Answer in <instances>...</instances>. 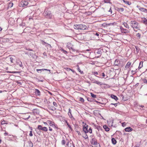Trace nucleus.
Listing matches in <instances>:
<instances>
[{"label":"nucleus","instance_id":"obj_12","mask_svg":"<svg viewBox=\"0 0 147 147\" xmlns=\"http://www.w3.org/2000/svg\"><path fill=\"white\" fill-rule=\"evenodd\" d=\"M133 129L129 127H127L125 129V131L127 132H130L132 131Z\"/></svg>","mask_w":147,"mask_h":147},{"label":"nucleus","instance_id":"obj_54","mask_svg":"<svg viewBox=\"0 0 147 147\" xmlns=\"http://www.w3.org/2000/svg\"><path fill=\"white\" fill-rule=\"evenodd\" d=\"M94 34L98 36H99V34L98 33H96L95 34L94 33Z\"/></svg>","mask_w":147,"mask_h":147},{"label":"nucleus","instance_id":"obj_6","mask_svg":"<svg viewBox=\"0 0 147 147\" xmlns=\"http://www.w3.org/2000/svg\"><path fill=\"white\" fill-rule=\"evenodd\" d=\"M38 128L39 130L43 131H47L48 130V129L47 127H43L41 125H38Z\"/></svg>","mask_w":147,"mask_h":147},{"label":"nucleus","instance_id":"obj_49","mask_svg":"<svg viewBox=\"0 0 147 147\" xmlns=\"http://www.w3.org/2000/svg\"><path fill=\"white\" fill-rule=\"evenodd\" d=\"M69 140H68L66 142V146H68L69 144Z\"/></svg>","mask_w":147,"mask_h":147},{"label":"nucleus","instance_id":"obj_34","mask_svg":"<svg viewBox=\"0 0 147 147\" xmlns=\"http://www.w3.org/2000/svg\"><path fill=\"white\" fill-rule=\"evenodd\" d=\"M94 147H101V146L99 143H98L96 144Z\"/></svg>","mask_w":147,"mask_h":147},{"label":"nucleus","instance_id":"obj_2","mask_svg":"<svg viewBox=\"0 0 147 147\" xmlns=\"http://www.w3.org/2000/svg\"><path fill=\"white\" fill-rule=\"evenodd\" d=\"M130 24H131V27L134 30L135 29H138L139 27L138 26V23L137 22L135 21H131L130 22ZM135 31V30H134Z\"/></svg>","mask_w":147,"mask_h":147},{"label":"nucleus","instance_id":"obj_24","mask_svg":"<svg viewBox=\"0 0 147 147\" xmlns=\"http://www.w3.org/2000/svg\"><path fill=\"white\" fill-rule=\"evenodd\" d=\"M140 10L144 12H145L147 13V9L143 7H141L140 9Z\"/></svg>","mask_w":147,"mask_h":147},{"label":"nucleus","instance_id":"obj_19","mask_svg":"<svg viewBox=\"0 0 147 147\" xmlns=\"http://www.w3.org/2000/svg\"><path fill=\"white\" fill-rule=\"evenodd\" d=\"M111 97L112 98L116 100H117L118 99V98L117 96L113 94H111Z\"/></svg>","mask_w":147,"mask_h":147},{"label":"nucleus","instance_id":"obj_25","mask_svg":"<svg viewBox=\"0 0 147 147\" xmlns=\"http://www.w3.org/2000/svg\"><path fill=\"white\" fill-rule=\"evenodd\" d=\"M112 143L113 144L115 145L117 143V141L115 140V138H111Z\"/></svg>","mask_w":147,"mask_h":147},{"label":"nucleus","instance_id":"obj_41","mask_svg":"<svg viewBox=\"0 0 147 147\" xmlns=\"http://www.w3.org/2000/svg\"><path fill=\"white\" fill-rule=\"evenodd\" d=\"M53 105L55 106V107H57V105L56 103L55 102H53Z\"/></svg>","mask_w":147,"mask_h":147},{"label":"nucleus","instance_id":"obj_23","mask_svg":"<svg viewBox=\"0 0 147 147\" xmlns=\"http://www.w3.org/2000/svg\"><path fill=\"white\" fill-rule=\"evenodd\" d=\"M44 70H47V71H49V73H51V70L49 69H37L36 70V71H37V72H39V71H44Z\"/></svg>","mask_w":147,"mask_h":147},{"label":"nucleus","instance_id":"obj_21","mask_svg":"<svg viewBox=\"0 0 147 147\" xmlns=\"http://www.w3.org/2000/svg\"><path fill=\"white\" fill-rule=\"evenodd\" d=\"M124 25V26L127 29L129 28V25L127 24V23L125 22H124L123 24Z\"/></svg>","mask_w":147,"mask_h":147},{"label":"nucleus","instance_id":"obj_5","mask_svg":"<svg viewBox=\"0 0 147 147\" xmlns=\"http://www.w3.org/2000/svg\"><path fill=\"white\" fill-rule=\"evenodd\" d=\"M120 28L121 31L122 33L126 34L129 32V30L124 29L121 26L120 27Z\"/></svg>","mask_w":147,"mask_h":147},{"label":"nucleus","instance_id":"obj_48","mask_svg":"<svg viewBox=\"0 0 147 147\" xmlns=\"http://www.w3.org/2000/svg\"><path fill=\"white\" fill-rule=\"evenodd\" d=\"M111 105H115V107H116L118 105V103H114V104L112 103L111 104Z\"/></svg>","mask_w":147,"mask_h":147},{"label":"nucleus","instance_id":"obj_38","mask_svg":"<svg viewBox=\"0 0 147 147\" xmlns=\"http://www.w3.org/2000/svg\"><path fill=\"white\" fill-rule=\"evenodd\" d=\"M136 36L137 37H138L140 39L141 37V34L140 33H138L137 34Z\"/></svg>","mask_w":147,"mask_h":147},{"label":"nucleus","instance_id":"obj_51","mask_svg":"<svg viewBox=\"0 0 147 147\" xmlns=\"http://www.w3.org/2000/svg\"><path fill=\"white\" fill-rule=\"evenodd\" d=\"M52 109H51V110H53V111H55V110L56 108H55V107H52Z\"/></svg>","mask_w":147,"mask_h":147},{"label":"nucleus","instance_id":"obj_10","mask_svg":"<svg viewBox=\"0 0 147 147\" xmlns=\"http://www.w3.org/2000/svg\"><path fill=\"white\" fill-rule=\"evenodd\" d=\"M35 93L37 96H40V91L37 89H35Z\"/></svg>","mask_w":147,"mask_h":147},{"label":"nucleus","instance_id":"obj_11","mask_svg":"<svg viewBox=\"0 0 147 147\" xmlns=\"http://www.w3.org/2000/svg\"><path fill=\"white\" fill-rule=\"evenodd\" d=\"M47 122L49 124L50 126H55V123L54 122H52L50 120H48L47 121Z\"/></svg>","mask_w":147,"mask_h":147},{"label":"nucleus","instance_id":"obj_13","mask_svg":"<svg viewBox=\"0 0 147 147\" xmlns=\"http://www.w3.org/2000/svg\"><path fill=\"white\" fill-rule=\"evenodd\" d=\"M20 137H26V138L27 136L26 133H24V132H22L21 133H20Z\"/></svg>","mask_w":147,"mask_h":147},{"label":"nucleus","instance_id":"obj_29","mask_svg":"<svg viewBox=\"0 0 147 147\" xmlns=\"http://www.w3.org/2000/svg\"><path fill=\"white\" fill-rule=\"evenodd\" d=\"M90 94L92 97L94 98H96V95L92 93H90Z\"/></svg>","mask_w":147,"mask_h":147},{"label":"nucleus","instance_id":"obj_27","mask_svg":"<svg viewBox=\"0 0 147 147\" xmlns=\"http://www.w3.org/2000/svg\"><path fill=\"white\" fill-rule=\"evenodd\" d=\"M66 123L67 125L68 126V127L70 129H71V130H72V129L71 127V125L69 124V123H68V122L67 121H66Z\"/></svg>","mask_w":147,"mask_h":147},{"label":"nucleus","instance_id":"obj_64","mask_svg":"<svg viewBox=\"0 0 147 147\" xmlns=\"http://www.w3.org/2000/svg\"><path fill=\"white\" fill-rule=\"evenodd\" d=\"M71 142H72V144L73 147H75L74 144H73V142L72 141H71Z\"/></svg>","mask_w":147,"mask_h":147},{"label":"nucleus","instance_id":"obj_4","mask_svg":"<svg viewBox=\"0 0 147 147\" xmlns=\"http://www.w3.org/2000/svg\"><path fill=\"white\" fill-rule=\"evenodd\" d=\"M45 16L46 18L50 19L51 18L52 15L51 11H47L45 13Z\"/></svg>","mask_w":147,"mask_h":147},{"label":"nucleus","instance_id":"obj_62","mask_svg":"<svg viewBox=\"0 0 147 147\" xmlns=\"http://www.w3.org/2000/svg\"><path fill=\"white\" fill-rule=\"evenodd\" d=\"M70 112H71V111L70 109H69V112L68 113H70Z\"/></svg>","mask_w":147,"mask_h":147},{"label":"nucleus","instance_id":"obj_8","mask_svg":"<svg viewBox=\"0 0 147 147\" xmlns=\"http://www.w3.org/2000/svg\"><path fill=\"white\" fill-rule=\"evenodd\" d=\"M91 143L93 145H95L98 143L97 141L96 138H92L91 141H90Z\"/></svg>","mask_w":147,"mask_h":147},{"label":"nucleus","instance_id":"obj_9","mask_svg":"<svg viewBox=\"0 0 147 147\" xmlns=\"http://www.w3.org/2000/svg\"><path fill=\"white\" fill-rule=\"evenodd\" d=\"M88 126L87 125L86 126H84L83 127V131L85 133H88Z\"/></svg>","mask_w":147,"mask_h":147},{"label":"nucleus","instance_id":"obj_20","mask_svg":"<svg viewBox=\"0 0 147 147\" xmlns=\"http://www.w3.org/2000/svg\"><path fill=\"white\" fill-rule=\"evenodd\" d=\"M103 127L106 131H107L109 130V128L106 125H104L103 126Z\"/></svg>","mask_w":147,"mask_h":147},{"label":"nucleus","instance_id":"obj_35","mask_svg":"<svg viewBox=\"0 0 147 147\" xmlns=\"http://www.w3.org/2000/svg\"><path fill=\"white\" fill-rule=\"evenodd\" d=\"M80 100L81 102H84V99L82 97L80 98Z\"/></svg>","mask_w":147,"mask_h":147},{"label":"nucleus","instance_id":"obj_42","mask_svg":"<svg viewBox=\"0 0 147 147\" xmlns=\"http://www.w3.org/2000/svg\"><path fill=\"white\" fill-rule=\"evenodd\" d=\"M14 60V59L12 57H10V61L11 63H13V60Z\"/></svg>","mask_w":147,"mask_h":147},{"label":"nucleus","instance_id":"obj_39","mask_svg":"<svg viewBox=\"0 0 147 147\" xmlns=\"http://www.w3.org/2000/svg\"><path fill=\"white\" fill-rule=\"evenodd\" d=\"M71 52H75V51H77L76 50H75V49H74L72 47L70 49Z\"/></svg>","mask_w":147,"mask_h":147},{"label":"nucleus","instance_id":"obj_16","mask_svg":"<svg viewBox=\"0 0 147 147\" xmlns=\"http://www.w3.org/2000/svg\"><path fill=\"white\" fill-rule=\"evenodd\" d=\"M67 47L69 49H70L72 47L73 45L69 43H67Z\"/></svg>","mask_w":147,"mask_h":147},{"label":"nucleus","instance_id":"obj_52","mask_svg":"<svg viewBox=\"0 0 147 147\" xmlns=\"http://www.w3.org/2000/svg\"><path fill=\"white\" fill-rule=\"evenodd\" d=\"M102 76L104 77H105L106 76V75L104 73H102Z\"/></svg>","mask_w":147,"mask_h":147},{"label":"nucleus","instance_id":"obj_46","mask_svg":"<svg viewBox=\"0 0 147 147\" xmlns=\"http://www.w3.org/2000/svg\"><path fill=\"white\" fill-rule=\"evenodd\" d=\"M29 135L30 136H32L33 135V134H32V131H30V133L29 134Z\"/></svg>","mask_w":147,"mask_h":147},{"label":"nucleus","instance_id":"obj_45","mask_svg":"<svg viewBox=\"0 0 147 147\" xmlns=\"http://www.w3.org/2000/svg\"><path fill=\"white\" fill-rule=\"evenodd\" d=\"M33 144L31 142H30V145L29 146H28L27 147H32Z\"/></svg>","mask_w":147,"mask_h":147},{"label":"nucleus","instance_id":"obj_47","mask_svg":"<svg viewBox=\"0 0 147 147\" xmlns=\"http://www.w3.org/2000/svg\"><path fill=\"white\" fill-rule=\"evenodd\" d=\"M62 51H63V52L65 53V54H66L67 53V52L64 49H62Z\"/></svg>","mask_w":147,"mask_h":147},{"label":"nucleus","instance_id":"obj_7","mask_svg":"<svg viewBox=\"0 0 147 147\" xmlns=\"http://www.w3.org/2000/svg\"><path fill=\"white\" fill-rule=\"evenodd\" d=\"M120 64V61L118 59H116L115 62L114 63V67H117L118 68H119V67L118 66L119 65V64Z\"/></svg>","mask_w":147,"mask_h":147},{"label":"nucleus","instance_id":"obj_59","mask_svg":"<svg viewBox=\"0 0 147 147\" xmlns=\"http://www.w3.org/2000/svg\"><path fill=\"white\" fill-rule=\"evenodd\" d=\"M49 130L50 131H51L52 130V128H51L50 127H49Z\"/></svg>","mask_w":147,"mask_h":147},{"label":"nucleus","instance_id":"obj_37","mask_svg":"<svg viewBox=\"0 0 147 147\" xmlns=\"http://www.w3.org/2000/svg\"><path fill=\"white\" fill-rule=\"evenodd\" d=\"M88 132L90 133H92V129L90 127V128L88 130Z\"/></svg>","mask_w":147,"mask_h":147},{"label":"nucleus","instance_id":"obj_60","mask_svg":"<svg viewBox=\"0 0 147 147\" xmlns=\"http://www.w3.org/2000/svg\"><path fill=\"white\" fill-rule=\"evenodd\" d=\"M47 46H49L50 47H51V45L50 44H47Z\"/></svg>","mask_w":147,"mask_h":147},{"label":"nucleus","instance_id":"obj_33","mask_svg":"<svg viewBox=\"0 0 147 147\" xmlns=\"http://www.w3.org/2000/svg\"><path fill=\"white\" fill-rule=\"evenodd\" d=\"M38 110L36 109H34L33 110V112L34 113H38Z\"/></svg>","mask_w":147,"mask_h":147},{"label":"nucleus","instance_id":"obj_63","mask_svg":"<svg viewBox=\"0 0 147 147\" xmlns=\"http://www.w3.org/2000/svg\"><path fill=\"white\" fill-rule=\"evenodd\" d=\"M97 82V81L94 80L93 82L94 83L96 84Z\"/></svg>","mask_w":147,"mask_h":147},{"label":"nucleus","instance_id":"obj_58","mask_svg":"<svg viewBox=\"0 0 147 147\" xmlns=\"http://www.w3.org/2000/svg\"><path fill=\"white\" fill-rule=\"evenodd\" d=\"M7 134H8V133L6 132L4 133V135L5 136H7Z\"/></svg>","mask_w":147,"mask_h":147},{"label":"nucleus","instance_id":"obj_50","mask_svg":"<svg viewBox=\"0 0 147 147\" xmlns=\"http://www.w3.org/2000/svg\"><path fill=\"white\" fill-rule=\"evenodd\" d=\"M78 70L79 71V72H80L81 73H82L83 72V71H81L80 69V68L78 66Z\"/></svg>","mask_w":147,"mask_h":147},{"label":"nucleus","instance_id":"obj_55","mask_svg":"<svg viewBox=\"0 0 147 147\" xmlns=\"http://www.w3.org/2000/svg\"><path fill=\"white\" fill-rule=\"evenodd\" d=\"M91 99L90 98H87L88 100L89 101H91Z\"/></svg>","mask_w":147,"mask_h":147},{"label":"nucleus","instance_id":"obj_31","mask_svg":"<svg viewBox=\"0 0 147 147\" xmlns=\"http://www.w3.org/2000/svg\"><path fill=\"white\" fill-rule=\"evenodd\" d=\"M96 53L97 54H98L100 55L99 56H98L97 57L98 58L100 56V55L101 54V52L100 50H98Z\"/></svg>","mask_w":147,"mask_h":147},{"label":"nucleus","instance_id":"obj_22","mask_svg":"<svg viewBox=\"0 0 147 147\" xmlns=\"http://www.w3.org/2000/svg\"><path fill=\"white\" fill-rule=\"evenodd\" d=\"M68 115L69 116V117L71 118L72 119L75 120V119L73 117V115L71 114V112H70V113H68Z\"/></svg>","mask_w":147,"mask_h":147},{"label":"nucleus","instance_id":"obj_43","mask_svg":"<svg viewBox=\"0 0 147 147\" xmlns=\"http://www.w3.org/2000/svg\"><path fill=\"white\" fill-rule=\"evenodd\" d=\"M143 82L144 83L147 84V80L146 79H144L143 80Z\"/></svg>","mask_w":147,"mask_h":147},{"label":"nucleus","instance_id":"obj_61","mask_svg":"<svg viewBox=\"0 0 147 147\" xmlns=\"http://www.w3.org/2000/svg\"><path fill=\"white\" fill-rule=\"evenodd\" d=\"M122 125L123 126H124L123 125H125V123L123 122V123H122Z\"/></svg>","mask_w":147,"mask_h":147},{"label":"nucleus","instance_id":"obj_3","mask_svg":"<svg viewBox=\"0 0 147 147\" xmlns=\"http://www.w3.org/2000/svg\"><path fill=\"white\" fill-rule=\"evenodd\" d=\"M28 3L27 1L23 0L20 2L19 6L20 7H24L27 6L28 5Z\"/></svg>","mask_w":147,"mask_h":147},{"label":"nucleus","instance_id":"obj_56","mask_svg":"<svg viewBox=\"0 0 147 147\" xmlns=\"http://www.w3.org/2000/svg\"><path fill=\"white\" fill-rule=\"evenodd\" d=\"M67 70L68 71H69L70 70H72V69L70 68H67Z\"/></svg>","mask_w":147,"mask_h":147},{"label":"nucleus","instance_id":"obj_44","mask_svg":"<svg viewBox=\"0 0 147 147\" xmlns=\"http://www.w3.org/2000/svg\"><path fill=\"white\" fill-rule=\"evenodd\" d=\"M30 56H31L32 57H33V58H34V54L32 53H30V55H29Z\"/></svg>","mask_w":147,"mask_h":147},{"label":"nucleus","instance_id":"obj_32","mask_svg":"<svg viewBox=\"0 0 147 147\" xmlns=\"http://www.w3.org/2000/svg\"><path fill=\"white\" fill-rule=\"evenodd\" d=\"M137 70V69H136L135 70H132L131 72V74L132 75H134L135 74H136V70Z\"/></svg>","mask_w":147,"mask_h":147},{"label":"nucleus","instance_id":"obj_14","mask_svg":"<svg viewBox=\"0 0 147 147\" xmlns=\"http://www.w3.org/2000/svg\"><path fill=\"white\" fill-rule=\"evenodd\" d=\"M17 64L20 67H23L22 62L20 60H18L17 61Z\"/></svg>","mask_w":147,"mask_h":147},{"label":"nucleus","instance_id":"obj_1","mask_svg":"<svg viewBox=\"0 0 147 147\" xmlns=\"http://www.w3.org/2000/svg\"><path fill=\"white\" fill-rule=\"evenodd\" d=\"M74 29L78 30H84L86 29L87 26L84 24H76L74 25Z\"/></svg>","mask_w":147,"mask_h":147},{"label":"nucleus","instance_id":"obj_36","mask_svg":"<svg viewBox=\"0 0 147 147\" xmlns=\"http://www.w3.org/2000/svg\"><path fill=\"white\" fill-rule=\"evenodd\" d=\"M96 84H97L98 85H102V83H101L100 82H98V81H97V82H96Z\"/></svg>","mask_w":147,"mask_h":147},{"label":"nucleus","instance_id":"obj_40","mask_svg":"<svg viewBox=\"0 0 147 147\" xmlns=\"http://www.w3.org/2000/svg\"><path fill=\"white\" fill-rule=\"evenodd\" d=\"M13 4L12 3H9V6L10 7H11L13 6Z\"/></svg>","mask_w":147,"mask_h":147},{"label":"nucleus","instance_id":"obj_28","mask_svg":"<svg viewBox=\"0 0 147 147\" xmlns=\"http://www.w3.org/2000/svg\"><path fill=\"white\" fill-rule=\"evenodd\" d=\"M143 62L141 61L138 67V68L139 69L141 68V67H142L143 66Z\"/></svg>","mask_w":147,"mask_h":147},{"label":"nucleus","instance_id":"obj_26","mask_svg":"<svg viewBox=\"0 0 147 147\" xmlns=\"http://www.w3.org/2000/svg\"><path fill=\"white\" fill-rule=\"evenodd\" d=\"M123 1L125 3L129 5H130L131 4V2H130L128 1H126L125 0H123Z\"/></svg>","mask_w":147,"mask_h":147},{"label":"nucleus","instance_id":"obj_53","mask_svg":"<svg viewBox=\"0 0 147 147\" xmlns=\"http://www.w3.org/2000/svg\"><path fill=\"white\" fill-rule=\"evenodd\" d=\"M10 73H11L14 74V73H18V71H12V72H10Z\"/></svg>","mask_w":147,"mask_h":147},{"label":"nucleus","instance_id":"obj_57","mask_svg":"<svg viewBox=\"0 0 147 147\" xmlns=\"http://www.w3.org/2000/svg\"><path fill=\"white\" fill-rule=\"evenodd\" d=\"M94 74H96V75H98V73L97 72H94Z\"/></svg>","mask_w":147,"mask_h":147},{"label":"nucleus","instance_id":"obj_30","mask_svg":"<svg viewBox=\"0 0 147 147\" xmlns=\"http://www.w3.org/2000/svg\"><path fill=\"white\" fill-rule=\"evenodd\" d=\"M143 21L144 24L147 25V19L145 18L143 20Z\"/></svg>","mask_w":147,"mask_h":147},{"label":"nucleus","instance_id":"obj_18","mask_svg":"<svg viewBox=\"0 0 147 147\" xmlns=\"http://www.w3.org/2000/svg\"><path fill=\"white\" fill-rule=\"evenodd\" d=\"M68 140V139L67 138H66V139L65 140L64 139L63 140L61 141L62 144V145H64Z\"/></svg>","mask_w":147,"mask_h":147},{"label":"nucleus","instance_id":"obj_17","mask_svg":"<svg viewBox=\"0 0 147 147\" xmlns=\"http://www.w3.org/2000/svg\"><path fill=\"white\" fill-rule=\"evenodd\" d=\"M116 10L119 11H123L124 10V9L123 7L119 8L117 7H116Z\"/></svg>","mask_w":147,"mask_h":147},{"label":"nucleus","instance_id":"obj_15","mask_svg":"<svg viewBox=\"0 0 147 147\" xmlns=\"http://www.w3.org/2000/svg\"><path fill=\"white\" fill-rule=\"evenodd\" d=\"M131 63L130 62H128L125 66V68L126 69L128 68L131 66Z\"/></svg>","mask_w":147,"mask_h":147}]
</instances>
